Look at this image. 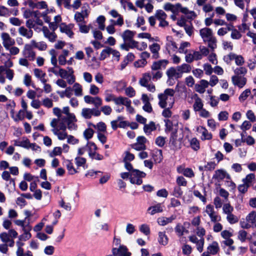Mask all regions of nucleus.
<instances>
[{"label":"nucleus","mask_w":256,"mask_h":256,"mask_svg":"<svg viewBox=\"0 0 256 256\" xmlns=\"http://www.w3.org/2000/svg\"><path fill=\"white\" fill-rule=\"evenodd\" d=\"M62 113L64 114L66 117V120H76L74 114L70 112V108L68 106L64 107L62 110Z\"/></svg>","instance_id":"obj_33"},{"label":"nucleus","mask_w":256,"mask_h":256,"mask_svg":"<svg viewBox=\"0 0 256 256\" xmlns=\"http://www.w3.org/2000/svg\"><path fill=\"white\" fill-rule=\"evenodd\" d=\"M66 166L68 172L70 174H74L77 172V171L74 168L70 160H66L65 162Z\"/></svg>","instance_id":"obj_50"},{"label":"nucleus","mask_w":256,"mask_h":256,"mask_svg":"<svg viewBox=\"0 0 256 256\" xmlns=\"http://www.w3.org/2000/svg\"><path fill=\"white\" fill-rule=\"evenodd\" d=\"M232 81L234 86L242 88L246 85L247 80L243 76H233L232 77Z\"/></svg>","instance_id":"obj_15"},{"label":"nucleus","mask_w":256,"mask_h":256,"mask_svg":"<svg viewBox=\"0 0 256 256\" xmlns=\"http://www.w3.org/2000/svg\"><path fill=\"white\" fill-rule=\"evenodd\" d=\"M150 50L152 54V58L154 59H156L159 58V52L160 47L159 44L154 43L149 46Z\"/></svg>","instance_id":"obj_26"},{"label":"nucleus","mask_w":256,"mask_h":256,"mask_svg":"<svg viewBox=\"0 0 256 256\" xmlns=\"http://www.w3.org/2000/svg\"><path fill=\"white\" fill-rule=\"evenodd\" d=\"M220 248L218 244L216 241H213L209 244L206 248V252L210 253L212 255H216L218 254Z\"/></svg>","instance_id":"obj_17"},{"label":"nucleus","mask_w":256,"mask_h":256,"mask_svg":"<svg viewBox=\"0 0 256 256\" xmlns=\"http://www.w3.org/2000/svg\"><path fill=\"white\" fill-rule=\"evenodd\" d=\"M177 170L178 173L182 174L186 177L192 178L194 176V172L190 168H184L182 166H180L177 168Z\"/></svg>","instance_id":"obj_28"},{"label":"nucleus","mask_w":256,"mask_h":256,"mask_svg":"<svg viewBox=\"0 0 256 256\" xmlns=\"http://www.w3.org/2000/svg\"><path fill=\"white\" fill-rule=\"evenodd\" d=\"M150 54L147 52H142L140 54L142 60L139 62H134V66L136 67H142L145 66L146 64V59L150 58Z\"/></svg>","instance_id":"obj_24"},{"label":"nucleus","mask_w":256,"mask_h":256,"mask_svg":"<svg viewBox=\"0 0 256 256\" xmlns=\"http://www.w3.org/2000/svg\"><path fill=\"white\" fill-rule=\"evenodd\" d=\"M158 241L160 244L166 246L168 243V238L166 236L165 232H158Z\"/></svg>","instance_id":"obj_42"},{"label":"nucleus","mask_w":256,"mask_h":256,"mask_svg":"<svg viewBox=\"0 0 256 256\" xmlns=\"http://www.w3.org/2000/svg\"><path fill=\"white\" fill-rule=\"evenodd\" d=\"M178 71L179 72L181 76H182V74L183 73H187L190 72L192 68L190 65L184 64L180 66H177Z\"/></svg>","instance_id":"obj_37"},{"label":"nucleus","mask_w":256,"mask_h":256,"mask_svg":"<svg viewBox=\"0 0 256 256\" xmlns=\"http://www.w3.org/2000/svg\"><path fill=\"white\" fill-rule=\"evenodd\" d=\"M188 15V18H192L196 16V14L194 11L189 10L186 7H184L180 3H176L174 4H173L172 13L174 14H178V12Z\"/></svg>","instance_id":"obj_3"},{"label":"nucleus","mask_w":256,"mask_h":256,"mask_svg":"<svg viewBox=\"0 0 256 256\" xmlns=\"http://www.w3.org/2000/svg\"><path fill=\"white\" fill-rule=\"evenodd\" d=\"M190 144L192 148L194 150H198L200 148V144L198 140L194 138L190 141Z\"/></svg>","instance_id":"obj_58"},{"label":"nucleus","mask_w":256,"mask_h":256,"mask_svg":"<svg viewBox=\"0 0 256 256\" xmlns=\"http://www.w3.org/2000/svg\"><path fill=\"white\" fill-rule=\"evenodd\" d=\"M58 27L61 32L66 34L70 38L73 36L74 32L72 29L74 27V24H66V23H60Z\"/></svg>","instance_id":"obj_11"},{"label":"nucleus","mask_w":256,"mask_h":256,"mask_svg":"<svg viewBox=\"0 0 256 256\" xmlns=\"http://www.w3.org/2000/svg\"><path fill=\"white\" fill-rule=\"evenodd\" d=\"M53 112L54 115L58 116L56 119L64 120L66 118L62 114V110L58 108H53Z\"/></svg>","instance_id":"obj_59"},{"label":"nucleus","mask_w":256,"mask_h":256,"mask_svg":"<svg viewBox=\"0 0 256 256\" xmlns=\"http://www.w3.org/2000/svg\"><path fill=\"white\" fill-rule=\"evenodd\" d=\"M66 88V90L64 91L58 92V94L61 98H64V96L70 98L72 95V88L68 86Z\"/></svg>","instance_id":"obj_38"},{"label":"nucleus","mask_w":256,"mask_h":256,"mask_svg":"<svg viewBox=\"0 0 256 256\" xmlns=\"http://www.w3.org/2000/svg\"><path fill=\"white\" fill-rule=\"evenodd\" d=\"M176 216L174 214L172 215L169 218L161 216L157 219V222L161 226H164L168 224L172 223L173 220H176Z\"/></svg>","instance_id":"obj_20"},{"label":"nucleus","mask_w":256,"mask_h":256,"mask_svg":"<svg viewBox=\"0 0 256 256\" xmlns=\"http://www.w3.org/2000/svg\"><path fill=\"white\" fill-rule=\"evenodd\" d=\"M67 120L66 118L64 120L53 118L50 122V126L54 129L57 128L58 130H66Z\"/></svg>","instance_id":"obj_9"},{"label":"nucleus","mask_w":256,"mask_h":256,"mask_svg":"<svg viewBox=\"0 0 256 256\" xmlns=\"http://www.w3.org/2000/svg\"><path fill=\"white\" fill-rule=\"evenodd\" d=\"M155 124L154 122H150L148 124H145L144 126V131L146 134H150L151 132L156 130Z\"/></svg>","instance_id":"obj_35"},{"label":"nucleus","mask_w":256,"mask_h":256,"mask_svg":"<svg viewBox=\"0 0 256 256\" xmlns=\"http://www.w3.org/2000/svg\"><path fill=\"white\" fill-rule=\"evenodd\" d=\"M112 49V48H111L107 47L106 48L103 50L100 53V60H104L106 58L109 56L111 54Z\"/></svg>","instance_id":"obj_47"},{"label":"nucleus","mask_w":256,"mask_h":256,"mask_svg":"<svg viewBox=\"0 0 256 256\" xmlns=\"http://www.w3.org/2000/svg\"><path fill=\"white\" fill-rule=\"evenodd\" d=\"M84 101L88 104H92L94 106V108L98 109L102 104V99L99 96H92L89 95L85 96L84 98Z\"/></svg>","instance_id":"obj_5"},{"label":"nucleus","mask_w":256,"mask_h":256,"mask_svg":"<svg viewBox=\"0 0 256 256\" xmlns=\"http://www.w3.org/2000/svg\"><path fill=\"white\" fill-rule=\"evenodd\" d=\"M94 128H96L98 131L104 132L106 131V124L103 122H100L96 125L92 124Z\"/></svg>","instance_id":"obj_56"},{"label":"nucleus","mask_w":256,"mask_h":256,"mask_svg":"<svg viewBox=\"0 0 256 256\" xmlns=\"http://www.w3.org/2000/svg\"><path fill=\"white\" fill-rule=\"evenodd\" d=\"M234 211V208L230 203H226L223 205L222 212L224 214H226L230 212Z\"/></svg>","instance_id":"obj_61"},{"label":"nucleus","mask_w":256,"mask_h":256,"mask_svg":"<svg viewBox=\"0 0 256 256\" xmlns=\"http://www.w3.org/2000/svg\"><path fill=\"white\" fill-rule=\"evenodd\" d=\"M151 74L152 79L153 80H158L162 76V72L160 70H152L150 72Z\"/></svg>","instance_id":"obj_53"},{"label":"nucleus","mask_w":256,"mask_h":256,"mask_svg":"<svg viewBox=\"0 0 256 256\" xmlns=\"http://www.w3.org/2000/svg\"><path fill=\"white\" fill-rule=\"evenodd\" d=\"M170 100L171 102L168 103V106L166 108H164V110L162 112V115L164 118H170L172 114V112L170 109L172 108L174 103V100L171 98H170Z\"/></svg>","instance_id":"obj_29"},{"label":"nucleus","mask_w":256,"mask_h":256,"mask_svg":"<svg viewBox=\"0 0 256 256\" xmlns=\"http://www.w3.org/2000/svg\"><path fill=\"white\" fill-rule=\"evenodd\" d=\"M178 68L171 67L169 68L166 72V74L170 79L178 78H181V76L178 70Z\"/></svg>","instance_id":"obj_21"},{"label":"nucleus","mask_w":256,"mask_h":256,"mask_svg":"<svg viewBox=\"0 0 256 256\" xmlns=\"http://www.w3.org/2000/svg\"><path fill=\"white\" fill-rule=\"evenodd\" d=\"M86 18L79 12H76L74 16V19L78 24L85 23L84 19Z\"/></svg>","instance_id":"obj_48"},{"label":"nucleus","mask_w":256,"mask_h":256,"mask_svg":"<svg viewBox=\"0 0 256 256\" xmlns=\"http://www.w3.org/2000/svg\"><path fill=\"white\" fill-rule=\"evenodd\" d=\"M18 32L19 34L27 39H30L33 36L32 30L26 28L24 26H20L18 29Z\"/></svg>","instance_id":"obj_16"},{"label":"nucleus","mask_w":256,"mask_h":256,"mask_svg":"<svg viewBox=\"0 0 256 256\" xmlns=\"http://www.w3.org/2000/svg\"><path fill=\"white\" fill-rule=\"evenodd\" d=\"M30 44L34 48H38L40 50H46L48 46L44 42H36L35 40H32Z\"/></svg>","instance_id":"obj_31"},{"label":"nucleus","mask_w":256,"mask_h":256,"mask_svg":"<svg viewBox=\"0 0 256 256\" xmlns=\"http://www.w3.org/2000/svg\"><path fill=\"white\" fill-rule=\"evenodd\" d=\"M34 76L40 79V78H42V76H46V74L43 72L42 70L39 68H34Z\"/></svg>","instance_id":"obj_60"},{"label":"nucleus","mask_w":256,"mask_h":256,"mask_svg":"<svg viewBox=\"0 0 256 256\" xmlns=\"http://www.w3.org/2000/svg\"><path fill=\"white\" fill-rule=\"evenodd\" d=\"M0 37L2 41V44L6 50H8L10 47L15 44L14 40L11 38L9 34L7 32H2Z\"/></svg>","instance_id":"obj_7"},{"label":"nucleus","mask_w":256,"mask_h":256,"mask_svg":"<svg viewBox=\"0 0 256 256\" xmlns=\"http://www.w3.org/2000/svg\"><path fill=\"white\" fill-rule=\"evenodd\" d=\"M137 142L132 146V148L136 150H144L146 148L145 145L146 138L144 136H139L136 138Z\"/></svg>","instance_id":"obj_12"},{"label":"nucleus","mask_w":256,"mask_h":256,"mask_svg":"<svg viewBox=\"0 0 256 256\" xmlns=\"http://www.w3.org/2000/svg\"><path fill=\"white\" fill-rule=\"evenodd\" d=\"M126 94L130 98L134 97L136 95V91L132 86H128L125 90Z\"/></svg>","instance_id":"obj_64"},{"label":"nucleus","mask_w":256,"mask_h":256,"mask_svg":"<svg viewBox=\"0 0 256 256\" xmlns=\"http://www.w3.org/2000/svg\"><path fill=\"white\" fill-rule=\"evenodd\" d=\"M42 30L44 36L48 38L50 42H54L56 40L57 35L55 31L52 30V32H50L48 28L46 26L42 28Z\"/></svg>","instance_id":"obj_13"},{"label":"nucleus","mask_w":256,"mask_h":256,"mask_svg":"<svg viewBox=\"0 0 256 256\" xmlns=\"http://www.w3.org/2000/svg\"><path fill=\"white\" fill-rule=\"evenodd\" d=\"M168 63V60H162L154 62L151 66L152 70H160L162 68H165Z\"/></svg>","instance_id":"obj_19"},{"label":"nucleus","mask_w":256,"mask_h":256,"mask_svg":"<svg viewBox=\"0 0 256 256\" xmlns=\"http://www.w3.org/2000/svg\"><path fill=\"white\" fill-rule=\"evenodd\" d=\"M81 116L84 119H90L94 116H98L100 115V111L96 108H84L82 109Z\"/></svg>","instance_id":"obj_4"},{"label":"nucleus","mask_w":256,"mask_h":256,"mask_svg":"<svg viewBox=\"0 0 256 256\" xmlns=\"http://www.w3.org/2000/svg\"><path fill=\"white\" fill-rule=\"evenodd\" d=\"M148 210L150 211V214L151 215H154L158 212H161L163 211L162 207L160 204H158L154 206H150L148 208Z\"/></svg>","instance_id":"obj_40"},{"label":"nucleus","mask_w":256,"mask_h":256,"mask_svg":"<svg viewBox=\"0 0 256 256\" xmlns=\"http://www.w3.org/2000/svg\"><path fill=\"white\" fill-rule=\"evenodd\" d=\"M125 168L130 172V182L132 184L140 185L142 182V178L146 176V174L138 170L133 168L129 162H124Z\"/></svg>","instance_id":"obj_2"},{"label":"nucleus","mask_w":256,"mask_h":256,"mask_svg":"<svg viewBox=\"0 0 256 256\" xmlns=\"http://www.w3.org/2000/svg\"><path fill=\"white\" fill-rule=\"evenodd\" d=\"M112 253L114 256H130L131 255V253L128 252L126 246L124 245L120 246L118 248H112Z\"/></svg>","instance_id":"obj_10"},{"label":"nucleus","mask_w":256,"mask_h":256,"mask_svg":"<svg viewBox=\"0 0 256 256\" xmlns=\"http://www.w3.org/2000/svg\"><path fill=\"white\" fill-rule=\"evenodd\" d=\"M152 157L156 163H160L162 160V150H158L153 153Z\"/></svg>","instance_id":"obj_43"},{"label":"nucleus","mask_w":256,"mask_h":256,"mask_svg":"<svg viewBox=\"0 0 256 256\" xmlns=\"http://www.w3.org/2000/svg\"><path fill=\"white\" fill-rule=\"evenodd\" d=\"M228 180L230 178V176L226 172L222 169H220L216 170L212 176V179H214L218 182L223 180L224 178Z\"/></svg>","instance_id":"obj_14"},{"label":"nucleus","mask_w":256,"mask_h":256,"mask_svg":"<svg viewBox=\"0 0 256 256\" xmlns=\"http://www.w3.org/2000/svg\"><path fill=\"white\" fill-rule=\"evenodd\" d=\"M152 80V76L150 72H146L142 74V78H140L139 80L140 84L145 87L148 84V82Z\"/></svg>","instance_id":"obj_27"},{"label":"nucleus","mask_w":256,"mask_h":256,"mask_svg":"<svg viewBox=\"0 0 256 256\" xmlns=\"http://www.w3.org/2000/svg\"><path fill=\"white\" fill-rule=\"evenodd\" d=\"M159 100L158 105L161 108H166L168 106V103L171 102L170 98L162 94L158 95Z\"/></svg>","instance_id":"obj_18"},{"label":"nucleus","mask_w":256,"mask_h":256,"mask_svg":"<svg viewBox=\"0 0 256 256\" xmlns=\"http://www.w3.org/2000/svg\"><path fill=\"white\" fill-rule=\"evenodd\" d=\"M193 98L194 99V102L193 105L194 110L196 112L200 111L203 108L204 106L202 99L198 96L197 94L194 95Z\"/></svg>","instance_id":"obj_23"},{"label":"nucleus","mask_w":256,"mask_h":256,"mask_svg":"<svg viewBox=\"0 0 256 256\" xmlns=\"http://www.w3.org/2000/svg\"><path fill=\"white\" fill-rule=\"evenodd\" d=\"M62 148L60 147H55L53 150L50 152L49 156L52 158L62 154Z\"/></svg>","instance_id":"obj_55"},{"label":"nucleus","mask_w":256,"mask_h":256,"mask_svg":"<svg viewBox=\"0 0 256 256\" xmlns=\"http://www.w3.org/2000/svg\"><path fill=\"white\" fill-rule=\"evenodd\" d=\"M33 46L30 44L24 45L22 51L24 57L27 58L30 61H33L36 58V52L32 50Z\"/></svg>","instance_id":"obj_6"},{"label":"nucleus","mask_w":256,"mask_h":256,"mask_svg":"<svg viewBox=\"0 0 256 256\" xmlns=\"http://www.w3.org/2000/svg\"><path fill=\"white\" fill-rule=\"evenodd\" d=\"M78 24L79 26L80 32L85 34L88 32L90 29V25L86 26L84 24H82V23Z\"/></svg>","instance_id":"obj_62"},{"label":"nucleus","mask_w":256,"mask_h":256,"mask_svg":"<svg viewBox=\"0 0 256 256\" xmlns=\"http://www.w3.org/2000/svg\"><path fill=\"white\" fill-rule=\"evenodd\" d=\"M234 72V76H244L247 73L248 70L245 67L239 66L236 68Z\"/></svg>","instance_id":"obj_44"},{"label":"nucleus","mask_w":256,"mask_h":256,"mask_svg":"<svg viewBox=\"0 0 256 256\" xmlns=\"http://www.w3.org/2000/svg\"><path fill=\"white\" fill-rule=\"evenodd\" d=\"M135 34L136 32L127 30L123 32L122 38L124 42H128L134 40Z\"/></svg>","instance_id":"obj_32"},{"label":"nucleus","mask_w":256,"mask_h":256,"mask_svg":"<svg viewBox=\"0 0 256 256\" xmlns=\"http://www.w3.org/2000/svg\"><path fill=\"white\" fill-rule=\"evenodd\" d=\"M246 220L248 222L254 225L256 222V212H251L246 216Z\"/></svg>","instance_id":"obj_46"},{"label":"nucleus","mask_w":256,"mask_h":256,"mask_svg":"<svg viewBox=\"0 0 256 256\" xmlns=\"http://www.w3.org/2000/svg\"><path fill=\"white\" fill-rule=\"evenodd\" d=\"M52 131L60 140H64L68 136L66 130H58L57 128H55L54 129H52Z\"/></svg>","instance_id":"obj_34"},{"label":"nucleus","mask_w":256,"mask_h":256,"mask_svg":"<svg viewBox=\"0 0 256 256\" xmlns=\"http://www.w3.org/2000/svg\"><path fill=\"white\" fill-rule=\"evenodd\" d=\"M198 130L202 134V140H210L212 138V135L208 132V130L202 126L198 128Z\"/></svg>","instance_id":"obj_36"},{"label":"nucleus","mask_w":256,"mask_h":256,"mask_svg":"<svg viewBox=\"0 0 256 256\" xmlns=\"http://www.w3.org/2000/svg\"><path fill=\"white\" fill-rule=\"evenodd\" d=\"M56 4L59 8H61L63 4L64 7L70 10V3L71 0H56Z\"/></svg>","instance_id":"obj_45"},{"label":"nucleus","mask_w":256,"mask_h":256,"mask_svg":"<svg viewBox=\"0 0 256 256\" xmlns=\"http://www.w3.org/2000/svg\"><path fill=\"white\" fill-rule=\"evenodd\" d=\"M168 16L162 10H157L155 14V18L158 20L160 19L166 18Z\"/></svg>","instance_id":"obj_51"},{"label":"nucleus","mask_w":256,"mask_h":256,"mask_svg":"<svg viewBox=\"0 0 256 256\" xmlns=\"http://www.w3.org/2000/svg\"><path fill=\"white\" fill-rule=\"evenodd\" d=\"M18 14L17 8H8L4 6H0V16L8 18L11 15L16 16Z\"/></svg>","instance_id":"obj_8"},{"label":"nucleus","mask_w":256,"mask_h":256,"mask_svg":"<svg viewBox=\"0 0 256 256\" xmlns=\"http://www.w3.org/2000/svg\"><path fill=\"white\" fill-rule=\"evenodd\" d=\"M237 54L234 53H230L224 56V60L227 64H230L232 60H234Z\"/></svg>","instance_id":"obj_63"},{"label":"nucleus","mask_w":256,"mask_h":256,"mask_svg":"<svg viewBox=\"0 0 256 256\" xmlns=\"http://www.w3.org/2000/svg\"><path fill=\"white\" fill-rule=\"evenodd\" d=\"M166 48L169 52L170 50L175 51L177 49L176 44L171 36H166Z\"/></svg>","instance_id":"obj_25"},{"label":"nucleus","mask_w":256,"mask_h":256,"mask_svg":"<svg viewBox=\"0 0 256 256\" xmlns=\"http://www.w3.org/2000/svg\"><path fill=\"white\" fill-rule=\"evenodd\" d=\"M190 46V44L188 42H183L180 44V46L178 48V52L182 54H186L187 52L186 48Z\"/></svg>","instance_id":"obj_52"},{"label":"nucleus","mask_w":256,"mask_h":256,"mask_svg":"<svg viewBox=\"0 0 256 256\" xmlns=\"http://www.w3.org/2000/svg\"><path fill=\"white\" fill-rule=\"evenodd\" d=\"M94 134V130L90 128H88L84 132V136L86 139L88 140L92 137Z\"/></svg>","instance_id":"obj_57"},{"label":"nucleus","mask_w":256,"mask_h":256,"mask_svg":"<svg viewBox=\"0 0 256 256\" xmlns=\"http://www.w3.org/2000/svg\"><path fill=\"white\" fill-rule=\"evenodd\" d=\"M32 16L34 18H43L46 22H49L51 20L50 16H47V14L44 12H40L38 10L34 11L32 14Z\"/></svg>","instance_id":"obj_30"},{"label":"nucleus","mask_w":256,"mask_h":256,"mask_svg":"<svg viewBox=\"0 0 256 256\" xmlns=\"http://www.w3.org/2000/svg\"><path fill=\"white\" fill-rule=\"evenodd\" d=\"M62 18L60 15L56 16L54 18V22L50 21L49 24V28L51 30L55 31L58 27L59 24L62 23Z\"/></svg>","instance_id":"obj_22"},{"label":"nucleus","mask_w":256,"mask_h":256,"mask_svg":"<svg viewBox=\"0 0 256 256\" xmlns=\"http://www.w3.org/2000/svg\"><path fill=\"white\" fill-rule=\"evenodd\" d=\"M106 18L103 16H100L96 18V22L98 24V28L100 30H104L105 28L104 22Z\"/></svg>","instance_id":"obj_49"},{"label":"nucleus","mask_w":256,"mask_h":256,"mask_svg":"<svg viewBox=\"0 0 256 256\" xmlns=\"http://www.w3.org/2000/svg\"><path fill=\"white\" fill-rule=\"evenodd\" d=\"M72 88L76 96H82V88L80 84L77 82L74 83Z\"/></svg>","instance_id":"obj_41"},{"label":"nucleus","mask_w":256,"mask_h":256,"mask_svg":"<svg viewBox=\"0 0 256 256\" xmlns=\"http://www.w3.org/2000/svg\"><path fill=\"white\" fill-rule=\"evenodd\" d=\"M10 22L14 26H20L22 23V20L18 18L12 17L9 18Z\"/></svg>","instance_id":"obj_54"},{"label":"nucleus","mask_w":256,"mask_h":256,"mask_svg":"<svg viewBox=\"0 0 256 256\" xmlns=\"http://www.w3.org/2000/svg\"><path fill=\"white\" fill-rule=\"evenodd\" d=\"M200 34L204 42L208 43V46L212 50H214L217 46V40L214 36L211 28H204L200 30Z\"/></svg>","instance_id":"obj_1"},{"label":"nucleus","mask_w":256,"mask_h":256,"mask_svg":"<svg viewBox=\"0 0 256 256\" xmlns=\"http://www.w3.org/2000/svg\"><path fill=\"white\" fill-rule=\"evenodd\" d=\"M79 12L86 18H88L90 12V5L88 3L84 4L81 8L80 12Z\"/></svg>","instance_id":"obj_39"}]
</instances>
